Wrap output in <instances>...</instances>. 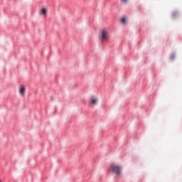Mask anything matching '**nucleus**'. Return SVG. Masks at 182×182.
Returning <instances> with one entry per match:
<instances>
[{"instance_id":"f257e3e1","label":"nucleus","mask_w":182,"mask_h":182,"mask_svg":"<svg viewBox=\"0 0 182 182\" xmlns=\"http://www.w3.org/2000/svg\"><path fill=\"white\" fill-rule=\"evenodd\" d=\"M122 167L119 164L113 163L109 166V171H111L112 174H114L117 178L122 176Z\"/></svg>"},{"instance_id":"20e7f679","label":"nucleus","mask_w":182,"mask_h":182,"mask_svg":"<svg viewBox=\"0 0 182 182\" xmlns=\"http://www.w3.org/2000/svg\"><path fill=\"white\" fill-rule=\"evenodd\" d=\"M40 14H41V15H43V16H44V18H46V15L48 14V10L46 8H43L41 9Z\"/></svg>"},{"instance_id":"39448f33","label":"nucleus","mask_w":182,"mask_h":182,"mask_svg":"<svg viewBox=\"0 0 182 182\" xmlns=\"http://www.w3.org/2000/svg\"><path fill=\"white\" fill-rule=\"evenodd\" d=\"M98 100L96 97L91 98V105L92 106H96L97 105Z\"/></svg>"},{"instance_id":"0eeeda50","label":"nucleus","mask_w":182,"mask_h":182,"mask_svg":"<svg viewBox=\"0 0 182 182\" xmlns=\"http://www.w3.org/2000/svg\"><path fill=\"white\" fill-rule=\"evenodd\" d=\"M129 0H121V2H123V4H127V1Z\"/></svg>"},{"instance_id":"6e6552de","label":"nucleus","mask_w":182,"mask_h":182,"mask_svg":"<svg viewBox=\"0 0 182 182\" xmlns=\"http://www.w3.org/2000/svg\"><path fill=\"white\" fill-rule=\"evenodd\" d=\"M0 182H2V181L0 180Z\"/></svg>"},{"instance_id":"423d86ee","label":"nucleus","mask_w":182,"mask_h":182,"mask_svg":"<svg viewBox=\"0 0 182 182\" xmlns=\"http://www.w3.org/2000/svg\"><path fill=\"white\" fill-rule=\"evenodd\" d=\"M121 22H122V23H126V18L123 17V18L121 19Z\"/></svg>"},{"instance_id":"7ed1b4c3","label":"nucleus","mask_w":182,"mask_h":182,"mask_svg":"<svg viewBox=\"0 0 182 182\" xmlns=\"http://www.w3.org/2000/svg\"><path fill=\"white\" fill-rule=\"evenodd\" d=\"M18 93L21 97H25V94L26 93V87L25 85H20L18 87Z\"/></svg>"},{"instance_id":"f03ea898","label":"nucleus","mask_w":182,"mask_h":182,"mask_svg":"<svg viewBox=\"0 0 182 182\" xmlns=\"http://www.w3.org/2000/svg\"><path fill=\"white\" fill-rule=\"evenodd\" d=\"M100 38L102 42H107L109 41V33L106 30H102L100 33Z\"/></svg>"}]
</instances>
